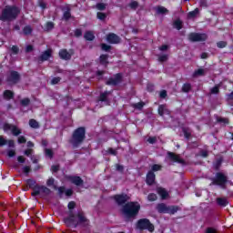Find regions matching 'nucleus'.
Returning a JSON list of instances; mask_svg holds the SVG:
<instances>
[{"mask_svg": "<svg viewBox=\"0 0 233 233\" xmlns=\"http://www.w3.org/2000/svg\"><path fill=\"white\" fill-rule=\"evenodd\" d=\"M7 156L9 157H14V156H15V151L14 149L7 151Z\"/></svg>", "mask_w": 233, "mask_h": 233, "instance_id": "nucleus-54", "label": "nucleus"}, {"mask_svg": "<svg viewBox=\"0 0 233 233\" xmlns=\"http://www.w3.org/2000/svg\"><path fill=\"white\" fill-rule=\"evenodd\" d=\"M18 143H26V138H25V137H18Z\"/></svg>", "mask_w": 233, "mask_h": 233, "instance_id": "nucleus-61", "label": "nucleus"}, {"mask_svg": "<svg viewBox=\"0 0 233 233\" xmlns=\"http://www.w3.org/2000/svg\"><path fill=\"white\" fill-rule=\"evenodd\" d=\"M160 97H161L162 99H165V97H167V92H166L165 90H162V91L160 92Z\"/></svg>", "mask_w": 233, "mask_h": 233, "instance_id": "nucleus-62", "label": "nucleus"}, {"mask_svg": "<svg viewBox=\"0 0 233 233\" xmlns=\"http://www.w3.org/2000/svg\"><path fill=\"white\" fill-rule=\"evenodd\" d=\"M96 8L97 10H105L106 8V5L105 4H97Z\"/></svg>", "mask_w": 233, "mask_h": 233, "instance_id": "nucleus-47", "label": "nucleus"}, {"mask_svg": "<svg viewBox=\"0 0 233 233\" xmlns=\"http://www.w3.org/2000/svg\"><path fill=\"white\" fill-rule=\"evenodd\" d=\"M21 105H22V106H28V105H30V99H28V98L22 99Z\"/></svg>", "mask_w": 233, "mask_h": 233, "instance_id": "nucleus-37", "label": "nucleus"}, {"mask_svg": "<svg viewBox=\"0 0 233 233\" xmlns=\"http://www.w3.org/2000/svg\"><path fill=\"white\" fill-rule=\"evenodd\" d=\"M206 233H218V231H216V229L213 228H208L206 229Z\"/></svg>", "mask_w": 233, "mask_h": 233, "instance_id": "nucleus-57", "label": "nucleus"}, {"mask_svg": "<svg viewBox=\"0 0 233 233\" xmlns=\"http://www.w3.org/2000/svg\"><path fill=\"white\" fill-rule=\"evenodd\" d=\"M167 59H168V55H162L158 56V61H160V63H164V61H167Z\"/></svg>", "mask_w": 233, "mask_h": 233, "instance_id": "nucleus-39", "label": "nucleus"}, {"mask_svg": "<svg viewBox=\"0 0 233 233\" xmlns=\"http://www.w3.org/2000/svg\"><path fill=\"white\" fill-rule=\"evenodd\" d=\"M19 15V9L15 6L7 5L2 12L0 15L1 21H12V19H15Z\"/></svg>", "mask_w": 233, "mask_h": 233, "instance_id": "nucleus-1", "label": "nucleus"}, {"mask_svg": "<svg viewBox=\"0 0 233 233\" xmlns=\"http://www.w3.org/2000/svg\"><path fill=\"white\" fill-rule=\"evenodd\" d=\"M19 73L11 71L7 76V83H9V85H15V83L19 82Z\"/></svg>", "mask_w": 233, "mask_h": 233, "instance_id": "nucleus-9", "label": "nucleus"}, {"mask_svg": "<svg viewBox=\"0 0 233 233\" xmlns=\"http://www.w3.org/2000/svg\"><path fill=\"white\" fill-rule=\"evenodd\" d=\"M217 203L220 207H227V205H228V200H227V198H217Z\"/></svg>", "mask_w": 233, "mask_h": 233, "instance_id": "nucleus-25", "label": "nucleus"}, {"mask_svg": "<svg viewBox=\"0 0 233 233\" xmlns=\"http://www.w3.org/2000/svg\"><path fill=\"white\" fill-rule=\"evenodd\" d=\"M32 50H34V46H27L25 47V52H32Z\"/></svg>", "mask_w": 233, "mask_h": 233, "instance_id": "nucleus-64", "label": "nucleus"}, {"mask_svg": "<svg viewBox=\"0 0 233 233\" xmlns=\"http://www.w3.org/2000/svg\"><path fill=\"white\" fill-rule=\"evenodd\" d=\"M107 43H110L111 45H117V43H121V38L114 33H111L107 35L106 36Z\"/></svg>", "mask_w": 233, "mask_h": 233, "instance_id": "nucleus-12", "label": "nucleus"}, {"mask_svg": "<svg viewBox=\"0 0 233 233\" xmlns=\"http://www.w3.org/2000/svg\"><path fill=\"white\" fill-rule=\"evenodd\" d=\"M158 114L159 116H168L170 114V111L167 108V106L161 105L158 106Z\"/></svg>", "mask_w": 233, "mask_h": 233, "instance_id": "nucleus-21", "label": "nucleus"}, {"mask_svg": "<svg viewBox=\"0 0 233 233\" xmlns=\"http://www.w3.org/2000/svg\"><path fill=\"white\" fill-rule=\"evenodd\" d=\"M149 201H156L157 199V195L151 193L147 196Z\"/></svg>", "mask_w": 233, "mask_h": 233, "instance_id": "nucleus-35", "label": "nucleus"}, {"mask_svg": "<svg viewBox=\"0 0 233 233\" xmlns=\"http://www.w3.org/2000/svg\"><path fill=\"white\" fill-rule=\"evenodd\" d=\"M63 17L66 19V21L70 19V11H66L64 13V16Z\"/></svg>", "mask_w": 233, "mask_h": 233, "instance_id": "nucleus-55", "label": "nucleus"}, {"mask_svg": "<svg viewBox=\"0 0 233 233\" xmlns=\"http://www.w3.org/2000/svg\"><path fill=\"white\" fill-rule=\"evenodd\" d=\"M33 188H34V192L32 193V196H39V194H46V195L50 194V190L48 189V187L45 186L36 185Z\"/></svg>", "mask_w": 233, "mask_h": 233, "instance_id": "nucleus-8", "label": "nucleus"}, {"mask_svg": "<svg viewBox=\"0 0 233 233\" xmlns=\"http://www.w3.org/2000/svg\"><path fill=\"white\" fill-rule=\"evenodd\" d=\"M141 210V205L137 202H128L123 208V213L127 218H135L137 214H139Z\"/></svg>", "mask_w": 233, "mask_h": 233, "instance_id": "nucleus-2", "label": "nucleus"}, {"mask_svg": "<svg viewBox=\"0 0 233 233\" xmlns=\"http://www.w3.org/2000/svg\"><path fill=\"white\" fill-rule=\"evenodd\" d=\"M121 83V74H116L114 77L110 78L106 85H112L116 86V85H119Z\"/></svg>", "mask_w": 233, "mask_h": 233, "instance_id": "nucleus-14", "label": "nucleus"}, {"mask_svg": "<svg viewBox=\"0 0 233 233\" xmlns=\"http://www.w3.org/2000/svg\"><path fill=\"white\" fill-rule=\"evenodd\" d=\"M52 28H54V23L48 22V23L46 24V30H52Z\"/></svg>", "mask_w": 233, "mask_h": 233, "instance_id": "nucleus-51", "label": "nucleus"}, {"mask_svg": "<svg viewBox=\"0 0 233 233\" xmlns=\"http://www.w3.org/2000/svg\"><path fill=\"white\" fill-rule=\"evenodd\" d=\"M64 221L66 225H67V227H74V228H76L79 225V222H77V218H76L74 213L72 212L69 213V217L66 218Z\"/></svg>", "mask_w": 233, "mask_h": 233, "instance_id": "nucleus-7", "label": "nucleus"}, {"mask_svg": "<svg viewBox=\"0 0 233 233\" xmlns=\"http://www.w3.org/2000/svg\"><path fill=\"white\" fill-rule=\"evenodd\" d=\"M84 37L86 39V41H94L96 36L94 35V32L86 31L84 35Z\"/></svg>", "mask_w": 233, "mask_h": 233, "instance_id": "nucleus-24", "label": "nucleus"}, {"mask_svg": "<svg viewBox=\"0 0 233 233\" xmlns=\"http://www.w3.org/2000/svg\"><path fill=\"white\" fill-rule=\"evenodd\" d=\"M198 14H199V9H195L194 11L188 13L187 17L192 19V17H196Z\"/></svg>", "mask_w": 233, "mask_h": 233, "instance_id": "nucleus-33", "label": "nucleus"}, {"mask_svg": "<svg viewBox=\"0 0 233 233\" xmlns=\"http://www.w3.org/2000/svg\"><path fill=\"white\" fill-rule=\"evenodd\" d=\"M84 139H85V127H79L74 132L71 143L72 145H74V147H77L79 143H83Z\"/></svg>", "mask_w": 233, "mask_h": 233, "instance_id": "nucleus-3", "label": "nucleus"}, {"mask_svg": "<svg viewBox=\"0 0 233 233\" xmlns=\"http://www.w3.org/2000/svg\"><path fill=\"white\" fill-rule=\"evenodd\" d=\"M3 128L5 132H8V130H10L13 136H19V134H21V129L14 125L5 124Z\"/></svg>", "mask_w": 233, "mask_h": 233, "instance_id": "nucleus-10", "label": "nucleus"}, {"mask_svg": "<svg viewBox=\"0 0 233 233\" xmlns=\"http://www.w3.org/2000/svg\"><path fill=\"white\" fill-rule=\"evenodd\" d=\"M45 152H46V156L47 157H50V158L53 157L54 153L51 151V149H46Z\"/></svg>", "mask_w": 233, "mask_h": 233, "instance_id": "nucleus-45", "label": "nucleus"}, {"mask_svg": "<svg viewBox=\"0 0 233 233\" xmlns=\"http://www.w3.org/2000/svg\"><path fill=\"white\" fill-rule=\"evenodd\" d=\"M50 57H52V49H48L46 51H45L41 56H40V59L42 61H48V59H50Z\"/></svg>", "mask_w": 233, "mask_h": 233, "instance_id": "nucleus-19", "label": "nucleus"}, {"mask_svg": "<svg viewBox=\"0 0 233 233\" xmlns=\"http://www.w3.org/2000/svg\"><path fill=\"white\" fill-rule=\"evenodd\" d=\"M23 32L25 35H30V34H32V27L30 25H26L24 27Z\"/></svg>", "mask_w": 233, "mask_h": 233, "instance_id": "nucleus-31", "label": "nucleus"}, {"mask_svg": "<svg viewBox=\"0 0 233 233\" xmlns=\"http://www.w3.org/2000/svg\"><path fill=\"white\" fill-rule=\"evenodd\" d=\"M82 35H83V33L81 32V29H76L75 31L76 37H81Z\"/></svg>", "mask_w": 233, "mask_h": 233, "instance_id": "nucleus-56", "label": "nucleus"}, {"mask_svg": "<svg viewBox=\"0 0 233 233\" xmlns=\"http://www.w3.org/2000/svg\"><path fill=\"white\" fill-rule=\"evenodd\" d=\"M67 207L69 210H73V208H76V202L74 201L69 202Z\"/></svg>", "mask_w": 233, "mask_h": 233, "instance_id": "nucleus-50", "label": "nucleus"}, {"mask_svg": "<svg viewBox=\"0 0 233 233\" xmlns=\"http://www.w3.org/2000/svg\"><path fill=\"white\" fill-rule=\"evenodd\" d=\"M4 97H5V99H12V97H14V92H12L10 90L5 91Z\"/></svg>", "mask_w": 233, "mask_h": 233, "instance_id": "nucleus-27", "label": "nucleus"}, {"mask_svg": "<svg viewBox=\"0 0 233 233\" xmlns=\"http://www.w3.org/2000/svg\"><path fill=\"white\" fill-rule=\"evenodd\" d=\"M59 81H61V78H60V77H54V78L51 80V84H52V85H57V83H59Z\"/></svg>", "mask_w": 233, "mask_h": 233, "instance_id": "nucleus-49", "label": "nucleus"}, {"mask_svg": "<svg viewBox=\"0 0 233 233\" xmlns=\"http://www.w3.org/2000/svg\"><path fill=\"white\" fill-rule=\"evenodd\" d=\"M100 63L101 65H106L108 63V55L100 56Z\"/></svg>", "mask_w": 233, "mask_h": 233, "instance_id": "nucleus-29", "label": "nucleus"}, {"mask_svg": "<svg viewBox=\"0 0 233 233\" xmlns=\"http://www.w3.org/2000/svg\"><path fill=\"white\" fill-rule=\"evenodd\" d=\"M219 92V86H216L211 88V94H218Z\"/></svg>", "mask_w": 233, "mask_h": 233, "instance_id": "nucleus-48", "label": "nucleus"}, {"mask_svg": "<svg viewBox=\"0 0 233 233\" xmlns=\"http://www.w3.org/2000/svg\"><path fill=\"white\" fill-rule=\"evenodd\" d=\"M137 228H140V230H149V232H154V225L150 223L149 219L142 218L138 220Z\"/></svg>", "mask_w": 233, "mask_h": 233, "instance_id": "nucleus-5", "label": "nucleus"}, {"mask_svg": "<svg viewBox=\"0 0 233 233\" xmlns=\"http://www.w3.org/2000/svg\"><path fill=\"white\" fill-rule=\"evenodd\" d=\"M147 183L148 185H154L155 181H156V174H154L153 171H149L147 175Z\"/></svg>", "mask_w": 233, "mask_h": 233, "instance_id": "nucleus-17", "label": "nucleus"}, {"mask_svg": "<svg viewBox=\"0 0 233 233\" xmlns=\"http://www.w3.org/2000/svg\"><path fill=\"white\" fill-rule=\"evenodd\" d=\"M199 76H205V69H198L193 74V77H199Z\"/></svg>", "mask_w": 233, "mask_h": 233, "instance_id": "nucleus-26", "label": "nucleus"}, {"mask_svg": "<svg viewBox=\"0 0 233 233\" xmlns=\"http://www.w3.org/2000/svg\"><path fill=\"white\" fill-rule=\"evenodd\" d=\"M101 47H102V50H104L105 52H108V50H110V46L106 44H102Z\"/></svg>", "mask_w": 233, "mask_h": 233, "instance_id": "nucleus-46", "label": "nucleus"}, {"mask_svg": "<svg viewBox=\"0 0 233 233\" xmlns=\"http://www.w3.org/2000/svg\"><path fill=\"white\" fill-rule=\"evenodd\" d=\"M134 108H137L138 110H141V108H143V106H145V103L140 102V103H137L133 105Z\"/></svg>", "mask_w": 233, "mask_h": 233, "instance_id": "nucleus-38", "label": "nucleus"}, {"mask_svg": "<svg viewBox=\"0 0 233 233\" xmlns=\"http://www.w3.org/2000/svg\"><path fill=\"white\" fill-rule=\"evenodd\" d=\"M77 223L78 225H83V227H86V225H88V219L86 218V217H85V214H77Z\"/></svg>", "mask_w": 233, "mask_h": 233, "instance_id": "nucleus-15", "label": "nucleus"}, {"mask_svg": "<svg viewBox=\"0 0 233 233\" xmlns=\"http://www.w3.org/2000/svg\"><path fill=\"white\" fill-rule=\"evenodd\" d=\"M189 41H207V35L206 34H198V33H191L188 36Z\"/></svg>", "mask_w": 233, "mask_h": 233, "instance_id": "nucleus-11", "label": "nucleus"}, {"mask_svg": "<svg viewBox=\"0 0 233 233\" xmlns=\"http://www.w3.org/2000/svg\"><path fill=\"white\" fill-rule=\"evenodd\" d=\"M51 170L52 172H57V170H59V166L57 165L52 166Z\"/></svg>", "mask_w": 233, "mask_h": 233, "instance_id": "nucleus-63", "label": "nucleus"}, {"mask_svg": "<svg viewBox=\"0 0 233 233\" xmlns=\"http://www.w3.org/2000/svg\"><path fill=\"white\" fill-rule=\"evenodd\" d=\"M157 211L160 212V214H176L177 210H179V207L177 206H167L166 204H158Z\"/></svg>", "mask_w": 233, "mask_h": 233, "instance_id": "nucleus-4", "label": "nucleus"}, {"mask_svg": "<svg viewBox=\"0 0 233 233\" xmlns=\"http://www.w3.org/2000/svg\"><path fill=\"white\" fill-rule=\"evenodd\" d=\"M59 56L61 57V59H65L66 61H68V59L72 57V54L68 53L66 49H62L59 52Z\"/></svg>", "mask_w": 233, "mask_h": 233, "instance_id": "nucleus-18", "label": "nucleus"}, {"mask_svg": "<svg viewBox=\"0 0 233 233\" xmlns=\"http://www.w3.org/2000/svg\"><path fill=\"white\" fill-rule=\"evenodd\" d=\"M29 126L31 127V128H37L39 127V123L35 121V119H30Z\"/></svg>", "mask_w": 233, "mask_h": 233, "instance_id": "nucleus-30", "label": "nucleus"}, {"mask_svg": "<svg viewBox=\"0 0 233 233\" xmlns=\"http://www.w3.org/2000/svg\"><path fill=\"white\" fill-rule=\"evenodd\" d=\"M6 145V139H5V137H0V146L3 147Z\"/></svg>", "mask_w": 233, "mask_h": 233, "instance_id": "nucleus-60", "label": "nucleus"}, {"mask_svg": "<svg viewBox=\"0 0 233 233\" xmlns=\"http://www.w3.org/2000/svg\"><path fill=\"white\" fill-rule=\"evenodd\" d=\"M190 88H192V86H190V84H184L182 86V90L184 92H190Z\"/></svg>", "mask_w": 233, "mask_h": 233, "instance_id": "nucleus-34", "label": "nucleus"}, {"mask_svg": "<svg viewBox=\"0 0 233 233\" xmlns=\"http://www.w3.org/2000/svg\"><path fill=\"white\" fill-rule=\"evenodd\" d=\"M157 14L163 15L165 14H168V9H167L166 7L163 6H157L155 8Z\"/></svg>", "mask_w": 233, "mask_h": 233, "instance_id": "nucleus-23", "label": "nucleus"}, {"mask_svg": "<svg viewBox=\"0 0 233 233\" xmlns=\"http://www.w3.org/2000/svg\"><path fill=\"white\" fill-rule=\"evenodd\" d=\"M108 94H110V92H104V93H102L101 95H100V101H106V97H107V96H108Z\"/></svg>", "mask_w": 233, "mask_h": 233, "instance_id": "nucleus-36", "label": "nucleus"}, {"mask_svg": "<svg viewBox=\"0 0 233 233\" xmlns=\"http://www.w3.org/2000/svg\"><path fill=\"white\" fill-rule=\"evenodd\" d=\"M184 132V136L187 139H188V137H190V131L187 130V129H183Z\"/></svg>", "mask_w": 233, "mask_h": 233, "instance_id": "nucleus-58", "label": "nucleus"}, {"mask_svg": "<svg viewBox=\"0 0 233 233\" xmlns=\"http://www.w3.org/2000/svg\"><path fill=\"white\" fill-rule=\"evenodd\" d=\"M27 185H29V187H31L32 188L36 186L35 182L32 179L27 180Z\"/></svg>", "mask_w": 233, "mask_h": 233, "instance_id": "nucleus-52", "label": "nucleus"}, {"mask_svg": "<svg viewBox=\"0 0 233 233\" xmlns=\"http://www.w3.org/2000/svg\"><path fill=\"white\" fill-rule=\"evenodd\" d=\"M97 19H100V21H103L106 19V15H105L104 13H97Z\"/></svg>", "mask_w": 233, "mask_h": 233, "instance_id": "nucleus-42", "label": "nucleus"}, {"mask_svg": "<svg viewBox=\"0 0 233 233\" xmlns=\"http://www.w3.org/2000/svg\"><path fill=\"white\" fill-rule=\"evenodd\" d=\"M227 183V176L223 173H217L215 178L213 179V185H218L222 188H225V184Z\"/></svg>", "mask_w": 233, "mask_h": 233, "instance_id": "nucleus-6", "label": "nucleus"}, {"mask_svg": "<svg viewBox=\"0 0 233 233\" xmlns=\"http://www.w3.org/2000/svg\"><path fill=\"white\" fill-rule=\"evenodd\" d=\"M218 123H223L224 125H228V118H217Z\"/></svg>", "mask_w": 233, "mask_h": 233, "instance_id": "nucleus-40", "label": "nucleus"}, {"mask_svg": "<svg viewBox=\"0 0 233 233\" xmlns=\"http://www.w3.org/2000/svg\"><path fill=\"white\" fill-rule=\"evenodd\" d=\"M30 166H25L23 168H22V172H24V174H29L30 173Z\"/></svg>", "mask_w": 233, "mask_h": 233, "instance_id": "nucleus-43", "label": "nucleus"}, {"mask_svg": "<svg viewBox=\"0 0 233 233\" xmlns=\"http://www.w3.org/2000/svg\"><path fill=\"white\" fill-rule=\"evenodd\" d=\"M217 46L218 48H225V46H227V42H225V41L218 42V43H217Z\"/></svg>", "mask_w": 233, "mask_h": 233, "instance_id": "nucleus-44", "label": "nucleus"}, {"mask_svg": "<svg viewBox=\"0 0 233 233\" xmlns=\"http://www.w3.org/2000/svg\"><path fill=\"white\" fill-rule=\"evenodd\" d=\"M157 192L162 198V199H167V198H168V192H167L165 188L157 187Z\"/></svg>", "mask_w": 233, "mask_h": 233, "instance_id": "nucleus-22", "label": "nucleus"}, {"mask_svg": "<svg viewBox=\"0 0 233 233\" xmlns=\"http://www.w3.org/2000/svg\"><path fill=\"white\" fill-rule=\"evenodd\" d=\"M161 168H163V166L155 164L151 167V170H152L151 172H159Z\"/></svg>", "mask_w": 233, "mask_h": 233, "instance_id": "nucleus-32", "label": "nucleus"}, {"mask_svg": "<svg viewBox=\"0 0 233 233\" xmlns=\"http://www.w3.org/2000/svg\"><path fill=\"white\" fill-rule=\"evenodd\" d=\"M69 180L74 185H76V187H81V185H83V179H81L79 177H69Z\"/></svg>", "mask_w": 233, "mask_h": 233, "instance_id": "nucleus-20", "label": "nucleus"}, {"mask_svg": "<svg viewBox=\"0 0 233 233\" xmlns=\"http://www.w3.org/2000/svg\"><path fill=\"white\" fill-rule=\"evenodd\" d=\"M174 28H177V30H181V28H183V22H181V20L175 21Z\"/></svg>", "mask_w": 233, "mask_h": 233, "instance_id": "nucleus-28", "label": "nucleus"}, {"mask_svg": "<svg viewBox=\"0 0 233 233\" xmlns=\"http://www.w3.org/2000/svg\"><path fill=\"white\" fill-rule=\"evenodd\" d=\"M167 156L169 159H171V161H174L175 163H180V164L185 163V161L181 158V157H179V155H176L174 153H168Z\"/></svg>", "mask_w": 233, "mask_h": 233, "instance_id": "nucleus-16", "label": "nucleus"}, {"mask_svg": "<svg viewBox=\"0 0 233 233\" xmlns=\"http://www.w3.org/2000/svg\"><path fill=\"white\" fill-rule=\"evenodd\" d=\"M115 201H116L117 205H123L124 203H127L130 198L127 195H116L114 197Z\"/></svg>", "mask_w": 233, "mask_h": 233, "instance_id": "nucleus-13", "label": "nucleus"}, {"mask_svg": "<svg viewBox=\"0 0 233 233\" xmlns=\"http://www.w3.org/2000/svg\"><path fill=\"white\" fill-rule=\"evenodd\" d=\"M47 187H52L54 185V178H49L46 181Z\"/></svg>", "mask_w": 233, "mask_h": 233, "instance_id": "nucleus-59", "label": "nucleus"}, {"mask_svg": "<svg viewBox=\"0 0 233 233\" xmlns=\"http://www.w3.org/2000/svg\"><path fill=\"white\" fill-rule=\"evenodd\" d=\"M157 141V138L156 137H150L147 138V142L150 143V145H154Z\"/></svg>", "mask_w": 233, "mask_h": 233, "instance_id": "nucleus-41", "label": "nucleus"}, {"mask_svg": "<svg viewBox=\"0 0 233 233\" xmlns=\"http://www.w3.org/2000/svg\"><path fill=\"white\" fill-rule=\"evenodd\" d=\"M130 8H132L133 10H136V8H137V2H131L129 4Z\"/></svg>", "mask_w": 233, "mask_h": 233, "instance_id": "nucleus-53", "label": "nucleus"}]
</instances>
